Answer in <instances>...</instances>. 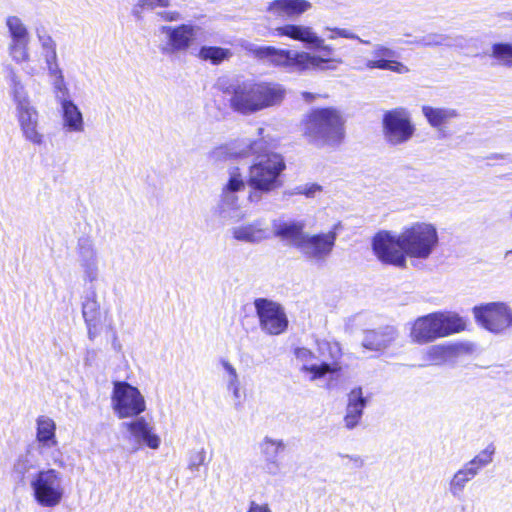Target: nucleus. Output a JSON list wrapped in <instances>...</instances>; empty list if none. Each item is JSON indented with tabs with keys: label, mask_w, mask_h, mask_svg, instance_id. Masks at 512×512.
<instances>
[{
	"label": "nucleus",
	"mask_w": 512,
	"mask_h": 512,
	"mask_svg": "<svg viewBox=\"0 0 512 512\" xmlns=\"http://www.w3.org/2000/svg\"><path fill=\"white\" fill-rule=\"evenodd\" d=\"M219 87L230 109L243 116L280 106L287 94L284 85L267 80H234L227 85L220 82Z\"/></svg>",
	"instance_id": "1"
},
{
	"label": "nucleus",
	"mask_w": 512,
	"mask_h": 512,
	"mask_svg": "<svg viewBox=\"0 0 512 512\" xmlns=\"http://www.w3.org/2000/svg\"><path fill=\"white\" fill-rule=\"evenodd\" d=\"M244 48L257 60L277 68L285 69L289 72L302 73L309 69L334 70L341 64L340 59H324L308 52L293 51L274 46H259L253 43H247L244 45Z\"/></svg>",
	"instance_id": "2"
},
{
	"label": "nucleus",
	"mask_w": 512,
	"mask_h": 512,
	"mask_svg": "<svg viewBox=\"0 0 512 512\" xmlns=\"http://www.w3.org/2000/svg\"><path fill=\"white\" fill-rule=\"evenodd\" d=\"M262 150V140L253 141L249 144L248 153L257 154L249 167L247 179V185L251 188L248 196L250 202H257L263 194L279 188L281 186L280 175L286 167L280 154L261 153Z\"/></svg>",
	"instance_id": "3"
},
{
	"label": "nucleus",
	"mask_w": 512,
	"mask_h": 512,
	"mask_svg": "<svg viewBox=\"0 0 512 512\" xmlns=\"http://www.w3.org/2000/svg\"><path fill=\"white\" fill-rule=\"evenodd\" d=\"M344 124L343 115L336 108H316L306 117L304 134L318 147H336L344 139Z\"/></svg>",
	"instance_id": "4"
},
{
	"label": "nucleus",
	"mask_w": 512,
	"mask_h": 512,
	"mask_svg": "<svg viewBox=\"0 0 512 512\" xmlns=\"http://www.w3.org/2000/svg\"><path fill=\"white\" fill-rule=\"evenodd\" d=\"M466 321L455 312H433L414 320L410 328L413 343L424 345L465 330Z\"/></svg>",
	"instance_id": "5"
},
{
	"label": "nucleus",
	"mask_w": 512,
	"mask_h": 512,
	"mask_svg": "<svg viewBox=\"0 0 512 512\" xmlns=\"http://www.w3.org/2000/svg\"><path fill=\"white\" fill-rule=\"evenodd\" d=\"M400 241L407 257L426 260L437 248L439 235L435 225L416 222L400 233Z\"/></svg>",
	"instance_id": "6"
},
{
	"label": "nucleus",
	"mask_w": 512,
	"mask_h": 512,
	"mask_svg": "<svg viewBox=\"0 0 512 512\" xmlns=\"http://www.w3.org/2000/svg\"><path fill=\"white\" fill-rule=\"evenodd\" d=\"M35 502L44 508H54L63 501L66 489L63 474L54 469H41L29 481Z\"/></svg>",
	"instance_id": "7"
},
{
	"label": "nucleus",
	"mask_w": 512,
	"mask_h": 512,
	"mask_svg": "<svg viewBox=\"0 0 512 512\" xmlns=\"http://www.w3.org/2000/svg\"><path fill=\"white\" fill-rule=\"evenodd\" d=\"M416 126L411 112L402 106L384 111L382 115V136L391 147L407 144L415 135Z\"/></svg>",
	"instance_id": "8"
},
{
	"label": "nucleus",
	"mask_w": 512,
	"mask_h": 512,
	"mask_svg": "<svg viewBox=\"0 0 512 512\" xmlns=\"http://www.w3.org/2000/svg\"><path fill=\"white\" fill-rule=\"evenodd\" d=\"M111 407L119 419L134 418L146 410V401L137 387L126 381H114Z\"/></svg>",
	"instance_id": "9"
},
{
	"label": "nucleus",
	"mask_w": 512,
	"mask_h": 512,
	"mask_svg": "<svg viewBox=\"0 0 512 512\" xmlns=\"http://www.w3.org/2000/svg\"><path fill=\"white\" fill-rule=\"evenodd\" d=\"M476 322L490 333L501 335L512 328V308L505 302H489L472 309Z\"/></svg>",
	"instance_id": "10"
},
{
	"label": "nucleus",
	"mask_w": 512,
	"mask_h": 512,
	"mask_svg": "<svg viewBox=\"0 0 512 512\" xmlns=\"http://www.w3.org/2000/svg\"><path fill=\"white\" fill-rule=\"evenodd\" d=\"M201 30L200 26L194 24L160 26L159 32L164 36L159 46L160 52L165 56L187 52L194 45Z\"/></svg>",
	"instance_id": "11"
},
{
	"label": "nucleus",
	"mask_w": 512,
	"mask_h": 512,
	"mask_svg": "<svg viewBox=\"0 0 512 512\" xmlns=\"http://www.w3.org/2000/svg\"><path fill=\"white\" fill-rule=\"evenodd\" d=\"M254 308L263 333L278 336L286 332L289 320L280 303L268 298H256Z\"/></svg>",
	"instance_id": "12"
},
{
	"label": "nucleus",
	"mask_w": 512,
	"mask_h": 512,
	"mask_svg": "<svg viewBox=\"0 0 512 512\" xmlns=\"http://www.w3.org/2000/svg\"><path fill=\"white\" fill-rule=\"evenodd\" d=\"M339 224L326 233H306L302 242L298 244V251L308 261L324 263L332 254L337 240Z\"/></svg>",
	"instance_id": "13"
},
{
	"label": "nucleus",
	"mask_w": 512,
	"mask_h": 512,
	"mask_svg": "<svg viewBox=\"0 0 512 512\" xmlns=\"http://www.w3.org/2000/svg\"><path fill=\"white\" fill-rule=\"evenodd\" d=\"M372 249L379 261L398 268H405L407 256L400 241V234L389 231L378 232L372 239Z\"/></svg>",
	"instance_id": "14"
},
{
	"label": "nucleus",
	"mask_w": 512,
	"mask_h": 512,
	"mask_svg": "<svg viewBox=\"0 0 512 512\" xmlns=\"http://www.w3.org/2000/svg\"><path fill=\"white\" fill-rule=\"evenodd\" d=\"M10 42L8 52L12 60L22 64L30 59L29 43L30 33L22 19L16 15H9L5 20Z\"/></svg>",
	"instance_id": "15"
},
{
	"label": "nucleus",
	"mask_w": 512,
	"mask_h": 512,
	"mask_svg": "<svg viewBox=\"0 0 512 512\" xmlns=\"http://www.w3.org/2000/svg\"><path fill=\"white\" fill-rule=\"evenodd\" d=\"M15 117L23 138L33 145L41 146L44 135L39 129L40 114L32 101L15 106Z\"/></svg>",
	"instance_id": "16"
},
{
	"label": "nucleus",
	"mask_w": 512,
	"mask_h": 512,
	"mask_svg": "<svg viewBox=\"0 0 512 512\" xmlns=\"http://www.w3.org/2000/svg\"><path fill=\"white\" fill-rule=\"evenodd\" d=\"M294 356L301 364L300 370L310 374V381L323 378L327 374L336 373L341 370L338 362L321 361L314 352L305 347H297L294 349Z\"/></svg>",
	"instance_id": "17"
},
{
	"label": "nucleus",
	"mask_w": 512,
	"mask_h": 512,
	"mask_svg": "<svg viewBox=\"0 0 512 512\" xmlns=\"http://www.w3.org/2000/svg\"><path fill=\"white\" fill-rule=\"evenodd\" d=\"M397 52L383 44H374L371 59L366 62V68L388 70L398 74H406L410 70L402 62L396 60Z\"/></svg>",
	"instance_id": "18"
},
{
	"label": "nucleus",
	"mask_w": 512,
	"mask_h": 512,
	"mask_svg": "<svg viewBox=\"0 0 512 512\" xmlns=\"http://www.w3.org/2000/svg\"><path fill=\"white\" fill-rule=\"evenodd\" d=\"M121 428L130 434V438L138 446L144 444L154 450L160 447V437L153 432V426L142 416L134 417L131 421L122 422Z\"/></svg>",
	"instance_id": "19"
},
{
	"label": "nucleus",
	"mask_w": 512,
	"mask_h": 512,
	"mask_svg": "<svg viewBox=\"0 0 512 512\" xmlns=\"http://www.w3.org/2000/svg\"><path fill=\"white\" fill-rule=\"evenodd\" d=\"M77 255L85 280L93 282L99 274V258L93 241L88 237L78 240Z\"/></svg>",
	"instance_id": "20"
},
{
	"label": "nucleus",
	"mask_w": 512,
	"mask_h": 512,
	"mask_svg": "<svg viewBox=\"0 0 512 512\" xmlns=\"http://www.w3.org/2000/svg\"><path fill=\"white\" fill-rule=\"evenodd\" d=\"M312 8L307 0H274L268 3L266 12L275 19L287 20L300 17Z\"/></svg>",
	"instance_id": "21"
},
{
	"label": "nucleus",
	"mask_w": 512,
	"mask_h": 512,
	"mask_svg": "<svg viewBox=\"0 0 512 512\" xmlns=\"http://www.w3.org/2000/svg\"><path fill=\"white\" fill-rule=\"evenodd\" d=\"M274 37H286L299 41L311 48L312 44H320V36L311 27L303 24L287 23L271 29Z\"/></svg>",
	"instance_id": "22"
},
{
	"label": "nucleus",
	"mask_w": 512,
	"mask_h": 512,
	"mask_svg": "<svg viewBox=\"0 0 512 512\" xmlns=\"http://www.w3.org/2000/svg\"><path fill=\"white\" fill-rule=\"evenodd\" d=\"M306 224L303 220L275 219L272 221L273 233L276 237L287 241L298 250V244L303 241Z\"/></svg>",
	"instance_id": "23"
},
{
	"label": "nucleus",
	"mask_w": 512,
	"mask_h": 512,
	"mask_svg": "<svg viewBox=\"0 0 512 512\" xmlns=\"http://www.w3.org/2000/svg\"><path fill=\"white\" fill-rule=\"evenodd\" d=\"M367 403L368 399L364 397L361 387H356L349 392L345 416L343 418L346 429L352 430L359 425Z\"/></svg>",
	"instance_id": "24"
},
{
	"label": "nucleus",
	"mask_w": 512,
	"mask_h": 512,
	"mask_svg": "<svg viewBox=\"0 0 512 512\" xmlns=\"http://www.w3.org/2000/svg\"><path fill=\"white\" fill-rule=\"evenodd\" d=\"M399 336L394 326H384L364 333L362 345L372 351H382L392 345Z\"/></svg>",
	"instance_id": "25"
},
{
	"label": "nucleus",
	"mask_w": 512,
	"mask_h": 512,
	"mask_svg": "<svg viewBox=\"0 0 512 512\" xmlns=\"http://www.w3.org/2000/svg\"><path fill=\"white\" fill-rule=\"evenodd\" d=\"M421 110L427 123L439 132L460 116L458 110L446 106L423 105Z\"/></svg>",
	"instance_id": "26"
},
{
	"label": "nucleus",
	"mask_w": 512,
	"mask_h": 512,
	"mask_svg": "<svg viewBox=\"0 0 512 512\" xmlns=\"http://www.w3.org/2000/svg\"><path fill=\"white\" fill-rule=\"evenodd\" d=\"M36 440L38 442L39 453L48 454V451L58 445L56 439V424L48 416H39L36 420Z\"/></svg>",
	"instance_id": "27"
},
{
	"label": "nucleus",
	"mask_w": 512,
	"mask_h": 512,
	"mask_svg": "<svg viewBox=\"0 0 512 512\" xmlns=\"http://www.w3.org/2000/svg\"><path fill=\"white\" fill-rule=\"evenodd\" d=\"M61 125L66 133L81 134L85 131L84 116L74 101L60 105Z\"/></svg>",
	"instance_id": "28"
},
{
	"label": "nucleus",
	"mask_w": 512,
	"mask_h": 512,
	"mask_svg": "<svg viewBox=\"0 0 512 512\" xmlns=\"http://www.w3.org/2000/svg\"><path fill=\"white\" fill-rule=\"evenodd\" d=\"M263 225L262 220H255L251 223L233 227L231 233L237 241L256 244L268 237Z\"/></svg>",
	"instance_id": "29"
},
{
	"label": "nucleus",
	"mask_w": 512,
	"mask_h": 512,
	"mask_svg": "<svg viewBox=\"0 0 512 512\" xmlns=\"http://www.w3.org/2000/svg\"><path fill=\"white\" fill-rule=\"evenodd\" d=\"M463 352V344L433 345L427 349L426 359L433 365H442L452 361Z\"/></svg>",
	"instance_id": "30"
},
{
	"label": "nucleus",
	"mask_w": 512,
	"mask_h": 512,
	"mask_svg": "<svg viewBox=\"0 0 512 512\" xmlns=\"http://www.w3.org/2000/svg\"><path fill=\"white\" fill-rule=\"evenodd\" d=\"M476 476L475 471L464 464L449 480L448 489L451 496L454 498H460L463 495L467 484Z\"/></svg>",
	"instance_id": "31"
},
{
	"label": "nucleus",
	"mask_w": 512,
	"mask_h": 512,
	"mask_svg": "<svg viewBox=\"0 0 512 512\" xmlns=\"http://www.w3.org/2000/svg\"><path fill=\"white\" fill-rule=\"evenodd\" d=\"M6 80L15 106L32 101L21 77L14 68L10 67L8 69Z\"/></svg>",
	"instance_id": "32"
},
{
	"label": "nucleus",
	"mask_w": 512,
	"mask_h": 512,
	"mask_svg": "<svg viewBox=\"0 0 512 512\" xmlns=\"http://www.w3.org/2000/svg\"><path fill=\"white\" fill-rule=\"evenodd\" d=\"M196 56L202 61L210 62L213 65H219L223 61L228 60L232 56V52L227 48L204 45L200 47Z\"/></svg>",
	"instance_id": "33"
},
{
	"label": "nucleus",
	"mask_w": 512,
	"mask_h": 512,
	"mask_svg": "<svg viewBox=\"0 0 512 512\" xmlns=\"http://www.w3.org/2000/svg\"><path fill=\"white\" fill-rule=\"evenodd\" d=\"M286 449L282 439L265 436L259 443V450L264 459H278V456Z\"/></svg>",
	"instance_id": "34"
},
{
	"label": "nucleus",
	"mask_w": 512,
	"mask_h": 512,
	"mask_svg": "<svg viewBox=\"0 0 512 512\" xmlns=\"http://www.w3.org/2000/svg\"><path fill=\"white\" fill-rule=\"evenodd\" d=\"M496 448L493 444H489L475 455L470 461L465 464L478 475L480 471L492 463Z\"/></svg>",
	"instance_id": "35"
},
{
	"label": "nucleus",
	"mask_w": 512,
	"mask_h": 512,
	"mask_svg": "<svg viewBox=\"0 0 512 512\" xmlns=\"http://www.w3.org/2000/svg\"><path fill=\"white\" fill-rule=\"evenodd\" d=\"M82 315L85 322L101 321V309L95 292L86 295L82 304Z\"/></svg>",
	"instance_id": "36"
},
{
	"label": "nucleus",
	"mask_w": 512,
	"mask_h": 512,
	"mask_svg": "<svg viewBox=\"0 0 512 512\" xmlns=\"http://www.w3.org/2000/svg\"><path fill=\"white\" fill-rule=\"evenodd\" d=\"M318 357L321 361L338 362L341 356V349L338 343L329 341H317Z\"/></svg>",
	"instance_id": "37"
},
{
	"label": "nucleus",
	"mask_w": 512,
	"mask_h": 512,
	"mask_svg": "<svg viewBox=\"0 0 512 512\" xmlns=\"http://www.w3.org/2000/svg\"><path fill=\"white\" fill-rule=\"evenodd\" d=\"M247 182H245L240 169L238 167H231L228 170V179L223 188L232 192H241L245 189Z\"/></svg>",
	"instance_id": "38"
},
{
	"label": "nucleus",
	"mask_w": 512,
	"mask_h": 512,
	"mask_svg": "<svg viewBox=\"0 0 512 512\" xmlns=\"http://www.w3.org/2000/svg\"><path fill=\"white\" fill-rule=\"evenodd\" d=\"M492 56L501 64H512V45L509 43H496L492 46Z\"/></svg>",
	"instance_id": "39"
},
{
	"label": "nucleus",
	"mask_w": 512,
	"mask_h": 512,
	"mask_svg": "<svg viewBox=\"0 0 512 512\" xmlns=\"http://www.w3.org/2000/svg\"><path fill=\"white\" fill-rule=\"evenodd\" d=\"M53 93L55 99L59 105H62L66 102H71L70 92L65 82L64 77L60 79H56L51 81Z\"/></svg>",
	"instance_id": "40"
},
{
	"label": "nucleus",
	"mask_w": 512,
	"mask_h": 512,
	"mask_svg": "<svg viewBox=\"0 0 512 512\" xmlns=\"http://www.w3.org/2000/svg\"><path fill=\"white\" fill-rule=\"evenodd\" d=\"M417 44L422 46H446L450 44V35L442 33H429L416 41Z\"/></svg>",
	"instance_id": "41"
},
{
	"label": "nucleus",
	"mask_w": 512,
	"mask_h": 512,
	"mask_svg": "<svg viewBox=\"0 0 512 512\" xmlns=\"http://www.w3.org/2000/svg\"><path fill=\"white\" fill-rule=\"evenodd\" d=\"M220 365L223 369V380L225 382L226 388L241 382L236 368L229 360L222 358L220 360Z\"/></svg>",
	"instance_id": "42"
},
{
	"label": "nucleus",
	"mask_w": 512,
	"mask_h": 512,
	"mask_svg": "<svg viewBox=\"0 0 512 512\" xmlns=\"http://www.w3.org/2000/svg\"><path fill=\"white\" fill-rule=\"evenodd\" d=\"M35 34L41 48V53L57 48V44L45 27H36Z\"/></svg>",
	"instance_id": "43"
},
{
	"label": "nucleus",
	"mask_w": 512,
	"mask_h": 512,
	"mask_svg": "<svg viewBox=\"0 0 512 512\" xmlns=\"http://www.w3.org/2000/svg\"><path fill=\"white\" fill-rule=\"evenodd\" d=\"M33 468L31 460L27 456H19L13 466V475L19 481H23L25 475Z\"/></svg>",
	"instance_id": "44"
},
{
	"label": "nucleus",
	"mask_w": 512,
	"mask_h": 512,
	"mask_svg": "<svg viewBox=\"0 0 512 512\" xmlns=\"http://www.w3.org/2000/svg\"><path fill=\"white\" fill-rule=\"evenodd\" d=\"M325 31L331 32L328 35V39H330V40H333L336 37H342V38H346V39L358 40L360 43L365 44V45L370 44L369 41L361 39L358 35H356L349 29L338 28V27H334V28L325 27Z\"/></svg>",
	"instance_id": "45"
},
{
	"label": "nucleus",
	"mask_w": 512,
	"mask_h": 512,
	"mask_svg": "<svg viewBox=\"0 0 512 512\" xmlns=\"http://www.w3.org/2000/svg\"><path fill=\"white\" fill-rule=\"evenodd\" d=\"M325 31L331 32L328 35V39H330V40H333L336 37H342V38H346V39L358 40L360 43L365 44V45L370 44L369 41L361 39L358 35H356L349 29L338 28V27H334V28L325 27Z\"/></svg>",
	"instance_id": "46"
},
{
	"label": "nucleus",
	"mask_w": 512,
	"mask_h": 512,
	"mask_svg": "<svg viewBox=\"0 0 512 512\" xmlns=\"http://www.w3.org/2000/svg\"><path fill=\"white\" fill-rule=\"evenodd\" d=\"M238 193L232 192L222 188L221 191V199H220V208L222 211L234 210L238 208L239 197Z\"/></svg>",
	"instance_id": "47"
},
{
	"label": "nucleus",
	"mask_w": 512,
	"mask_h": 512,
	"mask_svg": "<svg viewBox=\"0 0 512 512\" xmlns=\"http://www.w3.org/2000/svg\"><path fill=\"white\" fill-rule=\"evenodd\" d=\"M322 191V187L316 183L297 186L292 194L305 195L306 197H314Z\"/></svg>",
	"instance_id": "48"
},
{
	"label": "nucleus",
	"mask_w": 512,
	"mask_h": 512,
	"mask_svg": "<svg viewBox=\"0 0 512 512\" xmlns=\"http://www.w3.org/2000/svg\"><path fill=\"white\" fill-rule=\"evenodd\" d=\"M45 457L48 461L52 462L53 464L63 468L65 467V462L63 459V454L61 450L58 448V445L55 448H52L48 451V454L42 455Z\"/></svg>",
	"instance_id": "49"
},
{
	"label": "nucleus",
	"mask_w": 512,
	"mask_h": 512,
	"mask_svg": "<svg viewBox=\"0 0 512 512\" xmlns=\"http://www.w3.org/2000/svg\"><path fill=\"white\" fill-rule=\"evenodd\" d=\"M263 470L270 476H276L281 471V463L278 459H264Z\"/></svg>",
	"instance_id": "50"
},
{
	"label": "nucleus",
	"mask_w": 512,
	"mask_h": 512,
	"mask_svg": "<svg viewBox=\"0 0 512 512\" xmlns=\"http://www.w3.org/2000/svg\"><path fill=\"white\" fill-rule=\"evenodd\" d=\"M229 393L232 394L234 407L236 409H240L242 407V389H241V382L231 385L226 388Z\"/></svg>",
	"instance_id": "51"
},
{
	"label": "nucleus",
	"mask_w": 512,
	"mask_h": 512,
	"mask_svg": "<svg viewBox=\"0 0 512 512\" xmlns=\"http://www.w3.org/2000/svg\"><path fill=\"white\" fill-rule=\"evenodd\" d=\"M204 460H205V452L203 450L195 452L194 454H192L190 456L188 468L192 472L198 471L199 467L203 464Z\"/></svg>",
	"instance_id": "52"
},
{
	"label": "nucleus",
	"mask_w": 512,
	"mask_h": 512,
	"mask_svg": "<svg viewBox=\"0 0 512 512\" xmlns=\"http://www.w3.org/2000/svg\"><path fill=\"white\" fill-rule=\"evenodd\" d=\"M320 44H312V49H318L323 53V56H321L324 59L333 58V54L335 52L334 48L330 45L325 44V41L323 38L320 37ZM334 59H338L337 57H334ZM341 61L342 59L339 58Z\"/></svg>",
	"instance_id": "53"
},
{
	"label": "nucleus",
	"mask_w": 512,
	"mask_h": 512,
	"mask_svg": "<svg viewBox=\"0 0 512 512\" xmlns=\"http://www.w3.org/2000/svg\"><path fill=\"white\" fill-rule=\"evenodd\" d=\"M338 456L341 459H347L350 463L349 466L351 468L360 469L365 464L364 459L360 455H356V454L349 455V454L339 453Z\"/></svg>",
	"instance_id": "54"
},
{
	"label": "nucleus",
	"mask_w": 512,
	"mask_h": 512,
	"mask_svg": "<svg viewBox=\"0 0 512 512\" xmlns=\"http://www.w3.org/2000/svg\"><path fill=\"white\" fill-rule=\"evenodd\" d=\"M157 17L166 22H177L182 19L181 14L175 10H164L157 12Z\"/></svg>",
	"instance_id": "55"
},
{
	"label": "nucleus",
	"mask_w": 512,
	"mask_h": 512,
	"mask_svg": "<svg viewBox=\"0 0 512 512\" xmlns=\"http://www.w3.org/2000/svg\"><path fill=\"white\" fill-rule=\"evenodd\" d=\"M46 70L49 77L51 78V81L64 77L63 71L60 68L59 63L46 65Z\"/></svg>",
	"instance_id": "56"
},
{
	"label": "nucleus",
	"mask_w": 512,
	"mask_h": 512,
	"mask_svg": "<svg viewBox=\"0 0 512 512\" xmlns=\"http://www.w3.org/2000/svg\"><path fill=\"white\" fill-rule=\"evenodd\" d=\"M139 4L142 7H147L149 9H155L157 7H168L170 5L169 0H139Z\"/></svg>",
	"instance_id": "57"
},
{
	"label": "nucleus",
	"mask_w": 512,
	"mask_h": 512,
	"mask_svg": "<svg viewBox=\"0 0 512 512\" xmlns=\"http://www.w3.org/2000/svg\"><path fill=\"white\" fill-rule=\"evenodd\" d=\"M101 321L85 322L87 326L88 338L93 341L99 334V325Z\"/></svg>",
	"instance_id": "58"
},
{
	"label": "nucleus",
	"mask_w": 512,
	"mask_h": 512,
	"mask_svg": "<svg viewBox=\"0 0 512 512\" xmlns=\"http://www.w3.org/2000/svg\"><path fill=\"white\" fill-rule=\"evenodd\" d=\"M247 512H272V510L267 503L250 501Z\"/></svg>",
	"instance_id": "59"
},
{
	"label": "nucleus",
	"mask_w": 512,
	"mask_h": 512,
	"mask_svg": "<svg viewBox=\"0 0 512 512\" xmlns=\"http://www.w3.org/2000/svg\"><path fill=\"white\" fill-rule=\"evenodd\" d=\"M41 56L44 60L45 65L59 63L57 48L51 51H46L41 53Z\"/></svg>",
	"instance_id": "60"
},
{
	"label": "nucleus",
	"mask_w": 512,
	"mask_h": 512,
	"mask_svg": "<svg viewBox=\"0 0 512 512\" xmlns=\"http://www.w3.org/2000/svg\"><path fill=\"white\" fill-rule=\"evenodd\" d=\"M466 39L463 36H451L450 35V44H447V47H455V48H464Z\"/></svg>",
	"instance_id": "61"
},
{
	"label": "nucleus",
	"mask_w": 512,
	"mask_h": 512,
	"mask_svg": "<svg viewBox=\"0 0 512 512\" xmlns=\"http://www.w3.org/2000/svg\"><path fill=\"white\" fill-rule=\"evenodd\" d=\"M25 73L29 76H35L38 74V69L36 67H31V66H28L26 69H25Z\"/></svg>",
	"instance_id": "62"
},
{
	"label": "nucleus",
	"mask_w": 512,
	"mask_h": 512,
	"mask_svg": "<svg viewBox=\"0 0 512 512\" xmlns=\"http://www.w3.org/2000/svg\"><path fill=\"white\" fill-rule=\"evenodd\" d=\"M112 345H113V348H114L115 350H117V351H119V350L121 349V345H120V343L118 342V340H117V337H116V336L114 337V340H113Z\"/></svg>",
	"instance_id": "63"
},
{
	"label": "nucleus",
	"mask_w": 512,
	"mask_h": 512,
	"mask_svg": "<svg viewBox=\"0 0 512 512\" xmlns=\"http://www.w3.org/2000/svg\"><path fill=\"white\" fill-rule=\"evenodd\" d=\"M303 97L306 99V100H311L314 98V96L311 94V93H308V92H304L303 93Z\"/></svg>",
	"instance_id": "64"
}]
</instances>
